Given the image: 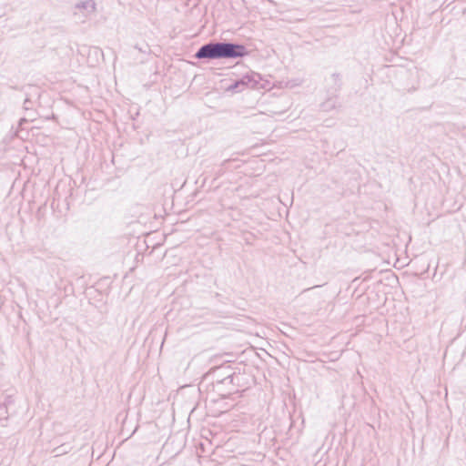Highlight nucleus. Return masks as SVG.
Masks as SVG:
<instances>
[{
    "instance_id": "nucleus-1",
    "label": "nucleus",
    "mask_w": 466,
    "mask_h": 466,
    "mask_svg": "<svg viewBox=\"0 0 466 466\" xmlns=\"http://www.w3.org/2000/svg\"><path fill=\"white\" fill-rule=\"evenodd\" d=\"M249 54L246 46L229 41H210L201 46L194 57L198 60L238 59Z\"/></svg>"
},
{
    "instance_id": "nucleus-2",
    "label": "nucleus",
    "mask_w": 466,
    "mask_h": 466,
    "mask_svg": "<svg viewBox=\"0 0 466 466\" xmlns=\"http://www.w3.org/2000/svg\"><path fill=\"white\" fill-rule=\"evenodd\" d=\"M234 379V373L225 374L222 379L218 377L217 380L212 382L213 388L219 395L227 396L235 390Z\"/></svg>"
},
{
    "instance_id": "nucleus-3",
    "label": "nucleus",
    "mask_w": 466,
    "mask_h": 466,
    "mask_svg": "<svg viewBox=\"0 0 466 466\" xmlns=\"http://www.w3.org/2000/svg\"><path fill=\"white\" fill-rule=\"evenodd\" d=\"M256 76H258L255 74H246L241 78L236 80L234 83H232L228 90L239 92L244 90L245 87H255L258 84V80L256 79Z\"/></svg>"
},
{
    "instance_id": "nucleus-4",
    "label": "nucleus",
    "mask_w": 466,
    "mask_h": 466,
    "mask_svg": "<svg viewBox=\"0 0 466 466\" xmlns=\"http://www.w3.org/2000/svg\"><path fill=\"white\" fill-rule=\"evenodd\" d=\"M8 417L7 407L5 404H0V420H6Z\"/></svg>"
},
{
    "instance_id": "nucleus-5",
    "label": "nucleus",
    "mask_w": 466,
    "mask_h": 466,
    "mask_svg": "<svg viewBox=\"0 0 466 466\" xmlns=\"http://www.w3.org/2000/svg\"><path fill=\"white\" fill-rule=\"evenodd\" d=\"M82 7L86 9L88 7H91L93 10L95 9V4L91 1H86L82 3Z\"/></svg>"
},
{
    "instance_id": "nucleus-6",
    "label": "nucleus",
    "mask_w": 466,
    "mask_h": 466,
    "mask_svg": "<svg viewBox=\"0 0 466 466\" xmlns=\"http://www.w3.org/2000/svg\"><path fill=\"white\" fill-rule=\"evenodd\" d=\"M29 104H31V100L29 98L25 99V101H24V108L25 110L29 109Z\"/></svg>"
},
{
    "instance_id": "nucleus-7",
    "label": "nucleus",
    "mask_w": 466,
    "mask_h": 466,
    "mask_svg": "<svg viewBox=\"0 0 466 466\" xmlns=\"http://www.w3.org/2000/svg\"><path fill=\"white\" fill-rule=\"evenodd\" d=\"M332 77L334 78L335 81H337V80L339 79V74H333Z\"/></svg>"
},
{
    "instance_id": "nucleus-8",
    "label": "nucleus",
    "mask_w": 466,
    "mask_h": 466,
    "mask_svg": "<svg viewBox=\"0 0 466 466\" xmlns=\"http://www.w3.org/2000/svg\"><path fill=\"white\" fill-rule=\"evenodd\" d=\"M25 122H26L25 118H21L19 121V126H22Z\"/></svg>"
},
{
    "instance_id": "nucleus-9",
    "label": "nucleus",
    "mask_w": 466,
    "mask_h": 466,
    "mask_svg": "<svg viewBox=\"0 0 466 466\" xmlns=\"http://www.w3.org/2000/svg\"><path fill=\"white\" fill-rule=\"evenodd\" d=\"M229 162H230L229 159H226V160L223 161L222 166L224 167V166H226Z\"/></svg>"
},
{
    "instance_id": "nucleus-10",
    "label": "nucleus",
    "mask_w": 466,
    "mask_h": 466,
    "mask_svg": "<svg viewBox=\"0 0 466 466\" xmlns=\"http://www.w3.org/2000/svg\"><path fill=\"white\" fill-rule=\"evenodd\" d=\"M324 107H328L329 106V102H326L324 105H323Z\"/></svg>"
}]
</instances>
